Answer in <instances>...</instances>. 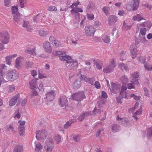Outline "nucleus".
<instances>
[{"label":"nucleus","instance_id":"72a5a7b5","mask_svg":"<svg viewBox=\"0 0 152 152\" xmlns=\"http://www.w3.org/2000/svg\"><path fill=\"white\" fill-rule=\"evenodd\" d=\"M95 7V5L94 3L92 2H90L87 6V8L88 9L89 11H91L94 9Z\"/></svg>","mask_w":152,"mask_h":152},{"label":"nucleus","instance_id":"2eb2a0df","mask_svg":"<svg viewBox=\"0 0 152 152\" xmlns=\"http://www.w3.org/2000/svg\"><path fill=\"white\" fill-rule=\"evenodd\" d=\"M38 80V78H34L29 82V85L31 89H34L37 88V82Z\"/></svg>","mask_w":152,"mask_h":152},{"label":"nucleus","instance_id":"aec40b11","mask_svg":"<svg viewBox=\"0 0 152 152\" xmlns=\"http://www.w3.org/2000/svg\"><path fill=\"white\" fill-rule=\"evenodd\" d=\"M18 98V96H14L13 97L9 102V106H13L14 105Z\"/></svg>","mask_w":152,"mask_h":152},{"label":"nucleus","instance_id":"5701e85b","mask_svg":"<svg viewBox=\"0 0 152 152\" xmlns=\"http://www.w3.org/2000/svg\"><path fill=\"white\" fill-rule=\"evenodd\" d=\"M81 80L80 78L76 80L73 85V87L75 89H78L80 86Z\"/></svg>","mask_w":152,"mask_h":152},{"label":"nucleus","instance_id":"ea45409f","mask_svg":"<svg viewBox=\"0 0 152 152\" xmlns=\"http://www.w3.org/2000/svg\"><path fill=\"white\" fill-rule=\"evenodd\" d=\"M146 136L148 138L152 137V127L149 128L147 131Z\"/></svg>","mask_w":152,"mask_h":152},{"label":"nucleus","instance_id":"423d86ee","mask_svg":"<svg viewBox=\"0 0 152 152\" xmlns=\"http://www.w3.org/2000/svg\"><path fill=\"white\" fill-rule=\"evenodd\" d=\"M9 36L6 31H3L0 32V41L3 44L7 43L9 41Z\"/></svg>","mask_w":152,"mask_h":152},{"label":"nucleus","instance_id":"a18cd8bd","mask_svg":"<svg viewBox=\"0 0 152 152\" xmlns=\"http://www.w3.org/2000/svg\"><path fill=\"white\" fill-rule=\"evenodd\" d=\"M61 45V42L59 41L56 40L53 42V45L54 46L57 47L60 46Z\"/></svg>","mask_w":152,"mask_h":152},{"label":"nucleus","instance_id":"f03ea898","mask_svg":"<svg viewBox=\"0 0 152 152\" xmlns=\"http://www.w3.org/2000/svg\"><path fill=\"white\" fill-rule=\"evenodd\" d=\"M148 22H145L143 23L138 24L137 26V32L140 31L139 38L142 43H145L146 41L145 36L146 34V28H145L147 27Z\"/></svg>","mask_w":152,"mask_h":152},{"label":"nucleus","instance_id":"e433bc0d","mask_svg":"<svg viewBox=\"0 0 152 152\" xmlns=\"http://www.w3.org/2000/svg\"><path fill=\"white\" fill-rule=\"evenodd\" d=\"M119 68L122 70H124L126 71H128L129 69L126 65L123 63H120L119 65Z\"/></svg>","mask_w":152,"mask_h":152},{"label":"nucleus","instance_id":"79ce46f5","mask_svg":"<svg viewBox=\"0 0 152 152\" xmlns=\"http://www.w3.org/2000/svg\"><path fill=\"white\" fill-rule=\"evenodd\" d=\"M120 79L124 84L127 82L128 80V79L126 76H122L120 78Z\"/></svg>","mask_w":152,"mask_h":152},{"label":"nucleus","instance_id":"e2e57ef3","mask_svg":"<svg viewBox=\"0 0 152 152\" xmlns=\"http://www.w3.org/2000/svg\"><path fill=\"white\" fill-rule=\"evenodd\" d=\"M132 76L133 78H137L139 77V75L138 72H135L132 74Z\"/></svg>","mask_w":152,"mask_h":152},{"label":"nucleus","instance_id":"4d7b16f0","mask_svg":"<svg viewBox=\"0 0 152 152\" xmlns=\"http://www.w3.org/2000/svg\"><path fill=\"white\" fill-rule=\"evenodd\" d=\"M72 122L71 121L67 122L64 126V127L66 129L69 127L72 124Z\"/></svg>","mask_w":152,"mask_h":152},{"label":"nucleus","instance_id":"8fccbe9b","mask_svg":"<svg viewBox=\"0 0 152 152\" xmlns=\"http://www.w3.org/2000/svg\"><path fill=\"white\" fill-rule=\"evenodd\" d=\"M81 77H80V79L81 80L84 79L85 81L88 82V80L89 79V78L88 77L84 75H82L81 74L80 75Z\"/></svg>","mask_w":152,"mask_h":152},{"label":"nucleus","instance_id":"7c9ffc66","mask_svg":"<svg viewBox=\"0 0 152 152\" xmlns=\"http://www.w3.org/2000/svg\"><path fill=\"white\" fill-rule=\"evenodd\" d=\"M102 39L104 42L106 43H109L110 41V38L107 35L104 34L102 36Z\"/></svg>","mask_w":152,"mask_h":152},{"label":"nucleus","instance_id":"ddd939ff","mask_svg":"<svg viewBox=\"0 0 152 152\" xmlns=\"http://www.w3.org/2000/svg\"><path fill=\"white\" fill-rule=\"evenodd\" d=\"M18 123L20 124L19 126L18 131L20 134L21 135L23 134L24 130L25 127L24 125L25 123V121L20 120L18 121Z\"/></svg>","mask_w":152,"mask_h":152},{"label":"nucleus","instance_id":"f3484780","mask_svg":"<svg viewBox=\"0 0 152 152\" xmlns=\"http://www.w3.org/2000/svg\"><path fill=\"white\" fill-rule=\"evenodd\" d=\"M117 17L115 16L114 15L110 16L108 18V19L109 24L110 25L115 23L117 21Z\"/></svg>","mask_w":152,"mask_h":152},{"label":"nucleus","instance_id":"473e14b6","mask_svg":"<svg viewBox=\"0 0 152 152\" xmlns=\"http://www.w3.org/2000/svg\"><path fill=\"white\" fill-rule=\"evenodd\" d=\"M20 15L19 13L13 15V20L15 22L18 23L20 21Z\"/></svg>","mask_w":152,"mask_h":152},{"label":"nucleus","instance_id":"9b49d317","mask_svg":"<svg viewBox=\"0 0 152 152\" xmlns=\"http://www.w3.org/2000/svg\"><path fill=\"white\" fill-rule=\"evenodd\" d=\"M58 103L62 107L67 106L68 102L66 96H61L59 99Z\"/></svg>","mask_w":152,"mask_h":152},{"label":"nucleus","instance_id":"cd10ccee","mask_svg":"<svg viewBox=\"0 0 152 152\" xmlns=\"http://www.w3.org/2000/svg\"><path fill=\"white\" fill-rule=\"evenodd\" d=\"M94 63L96 66V68L98 69H102V62L101 61L96 60L94 61Z\"/></svg>","mask_w":152,"mask_h":152},{"label":"nucleus","instance_id":"de8ad7c7","mask_svg":"<svg viewBox=\"0 0 152 152\" xmlns=\"http://www.w3.org/2000/svg\"><path fill=\"white\" fill-rule=\"evenodd\" d=\"M72 137L74 140L78 141L80 140V136L79 135H75L72 136Z\"/></svg>","mask_w":152,"mask_h":152},{"label":"nucleus","instance_id":"412c9836","mask_svg":"<svg viewBox=\"0 0 152 152\" xmlns=\"http://www.w3.org/2000/svg\"><path fill=\"white\" fill-rule=\"evenodd\" d=\"M91 113V112H88L81 114L78 117V119L79 121H82L84 118L85 117L90 115Z\"/></svg>","mask_w":152,"mask_h":152},{"label":"nucleus","instance_id":"6e6552de","mask_svg":"<svg viewBox=\"0 0 152 152\" xmlns=\"http://www.w3.org/2000/svg\"><path fill=\"white\" fill-rule=\"evenodd\" d=\"M70 11L71 14L73 15L74 17L78 21H79L80 14L79 12H83V10L80 8H78L76 7H73Z\"/></svg>","mask_w":152,"mask_h":152},{"label":"nucleus","instance_id":"3c124183","mask_svg":"<svg viewBox=\"0 0 152 152\" xmlns=\"http://www.w3.org/2000/svg\"><path fill=\"white\" fill-rule=\"evenodd\" d=\"M87 18L90 20H92L94 18V15L92 14H87Z\"/></svg>","mask_w":152,"mask_h":152},{"label":"nucleus","instance_id":"39448f33","mask_svg":"<svg viewBox=\"0 0 152 152\" xmlns=\"http://www.w3.org/2000/svg\"><path fill=\"white\" fill-rule=\"evenodd\" d=\"M116 66V64L114 60H112L110 63L104 66L103 72L105 73H110L113 70L114 68Z\"/></svg>","mask_w":152,"mask_h":152},{"label":"nucleus","instance_id":"1a4fd4ad","mask_svg":"<svg viewBox=\"0 0 152 152\" xmlns=\"http://www.w3.org/2000/svg\"><path fill=\"white\" fill-rule=\"evenodd\" d=\"M85 33L87 36H93L95 31L94 28L91 26H87L85 28Z\"/></svg>","mask_w":152,"mask_h":152},{"label":"nucleus","instance_id":"4c0bfd02","mask_svg":"<svg viewBox=\"0 0 152 152\" xmlns=\"http://www.w3.org/2000/svg\"><path fill=\"white\" fill-rule=\"evenodd\" d=\"M107 98V96H100L99 97V102L103 104L106 101L105 99Z\"/></svg>","mask_w":152,"mask_h":152},{"label":"nucleus","instance_id":"a878e982","mask_svg":"<svg viewBox=\"0 0 152 152\" xmlns=\"http://www.w3.org/2000/svg\"><path fill=\"white\" fill-rule=\"evenodd\" d=\"M132 20L134 21H140L142 20H145L142 17V15L140 14H137L134 15L132 17Z\"/></svg>","mask_w":152,"mask_h":152},{"label":"nucleus","instance_id":"052dcab7","mask_svg":"<svg viewBox=\"0 0 152 152\" xmlns=\"http://www.w3.org/2000/svg\"><path fill=\"white\" fill-rule=\"evenodd\" d=\"M94 86L97 89H99L100 88V84L98 81L95 82L94 83Z\"/></svg>","mask_w":152,"mask_h":152},{"label":"nucleus","instance_id":"393cba45","mask_svg":"<svg viewBox=\"0 0 152 152\" xmlns=\"http://www.w3.org/2000/svg\"><path fill=\"white\" fill-rule=\"evenodd\" d=\"M133 4L132 10L134 11L137 10L139 6V0H133Z\"/></svg>","mask_w":152,"mask_h":152},{"label":"nucleus","instance_id":"13d9d810","mask_svg":"<svg viewBox=\"0 0 152 152\" xmlns=\"http://www.w3.org/2000/svg\"><path fill=\"white\" fill-rule=\"evenodd\" d=\"M101 110L95 108L93 111V114L94 115L97 114L99 113H101Z\"/></svg>","mask_w":152,"mask_h":152},{"label":"nucleus","instance_id":"49530a36","mask_svg":"<svg viewBox=\"0 0 152 152\" xmlns=\"http://www.w3.org/2000/svg\"><path fill=\"white\" fill-rule=\"evenodd\" d=\"M18 8L16 7H12V11L13 15H15V14H16L17 13H19L18 12Z\"/></svg>","mask_w":152,"mask_h":152},{"label":"nucleus","instance_id":"c756f323","mask_svg":"<svg viewBox=\"0 0 152 152\" xmlns=\"http://www.w3.org/2000/svg\"><path fill=\"white\" fill-rule=\"evenodd\" d=\"M53 138L54 140V142H56V144H59L61 142V137L59 134L55 135Z\"/></svg>","mask_w":152,"mask_h":152},{"label":"nucleus","instance_id":"09e8293b","mask_svg":"<svg viewBox=\"0 0 152 152\" xmlns=\"http://www.w3.org/2000/svg\"><path fill=\"white\" fill-rule=\"evenodd\" d=\"M138 106L139 103L137 102H136L134 105V107L129 109V112L130 113H132L133 111L137 108Z\"/></svg>","mask_w":152,"mask_h":152},{"label":"nucleus","instance_id":"4be33fe9","mask_svg":"<svg viewBox=\"0 0 152 152\" xmlns=\"http://www.w3.org/2000/svg\"><path fill=\"white\" fill-rule=\"evenodd\" d=\"M23 57L20 56L17 58L15 61V66L17 69H19L21 66V62Z\"/></svg>","mask_w":152,"mask_h":152},{"label":"nucleus","instance_id":"a19ab883","mask_svg":"<svg viewBox=\"0 0 152 152\" xmlns=\"http://www.w3.org/2000/svg\"><path fill=\"white\" fill-rule=\"evenodd\" d=\"M144 66L146 70L148 71L152 70V65L148 64H144Z\"/></svg>","mask_w":152,"mask_h":152},{"label":"nucleus","instance_id":"f704fd0d","mask_svg":"<svg viewBox=\"0 0 152 152\" xmlns=\"http://www.w3.org/2000/svg\"><path fill=\"white\" fill-rule=\"evenodd\" d=\"M133 24L130 25H128L124 21L123 23V25L122 26L123 29L124 30H127L130 29L132 27Z\"/></svg>","mask_w":152,"mask_h":152},{"label":"nucleus","instance_id":"c9c22d12","mask_svg":"<svg viewBox=\"0 0 152 152\" xmlns=\"http://www.w3.org/2000/svg\"><path fill=\"white\" fill-rule=\"evenodd\" d=\"M128 98L127 96H118L116 98V100L119 103H121L123 98L127 99Z\"/></svg>","mask_w":152,"mask_h":152},{"label":"nucleus","instance_id":"f257e3e1","mask_svg":"<svg viewBox=\"0 0 152 152\" xmlns=\"http://www.w3.org/2000/svg\"><path fill=\"white\" fill-rule=\"evenodd\" d=\"M53 54L60 57L59 59L62 61H66L67 68L71 69H75L78 66V63L76 60L72 59L71 56L66 55V52L64 51H54Z\"/></svg>","mask_w":152,"mask_h":152},{"label":"nucleus","instance_id":"864d4df0","mask_svg":"<svg viewBox=\"0 0 152 152\" xmlns=\"http://www.w3.org/2000/svg\"><path fill=\"white\" fill-rule=\"evenodd\" d=\"M25 3V0H19V6L21 8H23L24 7Z\"/></svg>","mask_w":152,"mask_h":152},{"label":"nucleus","instance_id":"603ef678","mask_svg":"<svg viewBox=\"0 0 152 152\" xmlns=\"http://www.w3.org/2000/svg\"><path fill=\"white\" fill-rule=\"evenodd\" d=\"M20 115L18 111L15 112V114L14 116V118L15 119H19L20 118Z\"/></svg>","mask_w":152,"mask_h":152},{"label":"nucleus","instance_id":"37998d69","mask_svg":"<svg viewBox=\"0 0 152 152\" xmlns=\"http://www.w3.org/2000/svg\"><path fill=\"white\" fill-rule=\"evenodd\" d=\"M12 58V57L11 56H7L6 57V63L7 64L10 65L11 63V59Z\"/></svg>","mask_w":152,"mask_h":152},{"label":"nucleus","instance_id":"c85d7f7f","mask_svg":"<svg viewBox=\"0 0 152 152\" xmlns=\"http://www.w3.org/2000/svg\"><path fill=\"white\" fill-rule=\"evenodd\" d=\"M25 52L26 53H29L31 55V57H33V56L36 55V50L35 48L31 49L26 50Z\"/></svg>","mask_w":152,"mask_h":152},{"label":"nucleus","instance_id":"680f3d73","mask_svg":"<svg viewBox=\"0 0 152 152\" xmlns=\"http://www.w3.org/2000/svg\"><path fill=\"white\" fill-rule=\"evenodd\" d=\"M15 87L13 86H9V92H13L15 90Z\"/></svg>","mask_w":152,"mask_h":152},{"label":"nucleus","instance_id":"338daca9","mask_svg":"<svg viewBox=\"0 0 152 152\" xmlns=\"http://www.w3.org/2000/svg\"><path fill=\"white\" fill-rule=\"evenodd\" d=\"M29 25V23L28 22L24 21L23 24V26L26 28Z\"/></svg>","mask_w":152,"mask_h":152},{"label":"nucleus","instance_id":"6e6d98bb","mask_svg":"<svg viewBox=\"0 0 152 152\" xmlns=\"http://www.w3.org/2000/svg\"><path fill=\"white\" fill-rule=\"evenodd\" d=\"M80 96H72V98L74 100L76 101L80 100Z\"/></svg>","mask_w":152,"mask_h":152},{"label":"nucleus","instance_id":"69168bd1","mask_svg":"<svg viewBox=\"0 0 152 152\" xmlns=\"http://www.w3.org/2000/svg\"><path fill=\"white\" fill-rule=\"evenodd\" d=\"M134 83H129L128 84L127 86L129 89L134 88Z\"/></svg>","mask_w":152,"mask_h":152},{"label":"nucleus","instance_id":"b1692460","mask_svg":"<svg viewBox=\"0 0 152 152\" xmlns=\"http://www.w3.org/2000/svg\"><path fill=\"white\" fill-rule=\"evenodd\" d=\"M142 113V108L141 106L140 107V108L139 110L135 112L133 115V116L134 119L135 120H137L138 119L137 116L141 115Z\"/></svg>","mask_w":152,"mask_h":152},{"label":"nucleus","instance_id":"dca6fc26","mask_svg":"<svg viewBox=\"0 0 152 152\" xmlns=\"http://www.w3.org/2000/svg\"><path fill=\"white\" fill-rule=\"evenodd\" d=\"M7 66L4 64H0V76L2 77L3 76L7 71Z\"/></svg>","mask_w":152,"mask_h":152},{"label":"nucleus","instance_id":"5fc2aeb1","mask_svg":"<svg viewBox=\"0 0 152 152\" xmlns=\"http://www.w3.org/2000/svg\"><path fill=\"white\" fill-rule=\"evenodd\" d=\"M54 98V96H46V99L49 101H51Z\"/></svg>","mask_w":152,"mask_h":152},{"label":"nucleus","instance_id":"0eeeda50","mask_svg":"<svg viewBox=\"0 0 152 152\" xmlns=\"http://www.w3.org/2000/svg\"><path fill=\"white\" fill-rule=\"evenodd\" d=\"M18 77L19 75L18 72L13 70L9 73L7 77V79L8 80H13L18 79Z\"/></svg>","mask_w":152,"mask_h":152},{"label":"nucleus","instance_id":"bf43d9fd","mask_svg":"<svg viewBox=\"0 0 152 152\" xmlns=\"http://www.w3.org/2000/svg\"><path fill=\"white\" fill-rule=\"evenodd\" d=\"M126 53V52L124 51H121L120 53L121 56V60H124V56L125 55Z\"/></svg>","mask_w":152,"mask_h":152},{"label":"nucleus","instance_id":"0e129e2a","mask_svg":"<svg viewBox=\"0 0 152 152\" xmlns=\"http://www.w3.org/2000/svg\"><path fill=\"white\" fill-rule=\"evenodd\" d=\"M48 10L50 11L56 10L57 9L56 7L54 6H51L49 7Z\"/></svg>","mask_w":152,"mask_h":152},{"label":"nucleus","instance_id":"9d476101","mask_svg":"<svg viewBox=\"0 0 152 152\" xmlns=\"http://www.w3.org/2000/svg\"><path fill=\"white\" fill-rule=\"evenodd\" d=\"M46 132L45 130L37 131L36 137L37 140H41V139H44L46 138Z\"/></svg>","mask_w":152,"mask_h":152},{"label":"nucleus","instance_id":"2f4dec72","mask_svg":"<svg viewBox=\"0 0 152 152\" xmlns=\"http://www.w3.org/2000/svg\"><path fill=\"white\" fill-rule=\"evenodd\" d=\"M102 10L106 15L110 14V7L107 6H104L102 9Z\"/></svg>","mask_w":152,"mask_h":152},{"label":"nucleus","instance_id":"7ed1b4c3","mask_svg":"<svg viewBox=\"0 0 152 152\" xmlns=\"http://www.w3.org/2000/svg\"><path fill=\"white\" fill-rule=\"evenodd\" d=\"M121 88L120 85L116 84L113 82L111 83V86L110 87V89L112 93L114 94L119 93L120 95H126L127 87L123 85L121 90Z\"/></svg>","mask_w":152,"mask_h":152},{"label":"nucleus","instance_id":"58836bf2","mask_svg":"<svg viewBox=\"0 0 152 152\" xmlns=\"http://www.w3.org/2000/svg\"><path fill=\"white\" fill-rule=\"evenodd\" d=\"M22 146L21 145L16 146L13 152H22L23 150Z\"/></svg>","mask_w":152,"mask_h":152},{"label":"nucleus","instance_id":"6ab92c4d","mask_svg":"<svg viewBox=\"0 0 152 152\" xmlns=\"http://www.w3.org/2000/svg\"><path fill=\"white\" fill-rule=\"evenodd\" d=\"M117 120L119 121H121L124 125L126 126H128L129 124V122L127 118H120L117 116Z\"/></svg>","mask_w":152,"mask_h":152},{"label":"nucleus","instance_id":"c03bdc74","mask_svg":"<svg viewBox=\"0 0 152 152\" xmlns=\"http://www.w3.org/2000/svg\"><path fill=\"white\" fill-rule=\"evenodd\" d=\"M48 33L47 31H44L42 30H40L39 31V35L41 37L45 36Z\"/></svg>","mask_w":152,"mask_h":152},{"label":"nucleus","instance_id":"774afa93","mask_svg":"<svg viewBox=\"0 0 152 152\" xmlns=\"http://www.w3.org/2000/svg\"><path fill=\"white\" fill-rule=\"evenodd\" d=\"M6 127L7 129L8 130H11L13 128V125L12 124L7 125Z\"/></svg>","mask_w":152,"mask_h":152},{"label":"nucleus","instance_id":"bb28decb","mask_svg":"<svg viewBox=\"0 0 152 152\" xmlns=\"http://www.w3.org/2000/svg\"><path fill=\"white\" fill-rule=\"evenodd\" d=\"M111 129L112 132H117L119 130L120 128L119 125L116 124H114L111 126Z\"/></svg>","mask_w":152,"mask_h":152},{"label":"nucleus","instance_id":"a211bd4d","mask_svg":"<svg viewBox=\"0 0 152 152\" xmlns=\"http://www.w3.org/2000/svg\"><path fill=\"white\" fill-rule=\"evenodd\" d=\"M34 148L35 151L37 152H39L43 148V145L39 142H35Z\"/></svg>","mask_w":152,"mask_h":152},{"label":"nucleus","instance_id":"f8f14e48","mask_svg":"<svg viewBox=\"0 0 152 152\" xmlns=\"http://www.w3.org/2000/svg\"><path fill=\"white\" fill-rule=\"evenodd\" d=\"M130 50L132 56V58L134 59L137 55V49L136 45L133 44L130 47Z\"/></svg>","mask_w":152,"mask_h":152},{"label":"nucleus","instance_id":"4468645a","mask_svg":"<svg viewBox=\"0 0 152 152\" xmlns=\"http://www.w3.org/2000/svg\"><path fill=\"white\" fill-rule=\"evenodd\" d=\"M43 46L45 51L50 53L52 51V49L50 44L49 42H45L43 43Z\"/></svg>","mask_w":152,"mask_h":152},{"label":"nucleus","instance_id":"20e7f679","mask_svg":"<svg viewBox=\"0 0 152 152\" xmlns=\"http://www.w3.org/2000/svg\"><path fill=\"white\" fill-rule=\"evenodd\" d=\"M54 147V143L53 138L49 137L47 138L44 148L46 152H51Z\"/></svg>","mask_w":152,"mask_h":152}]
</instances>
